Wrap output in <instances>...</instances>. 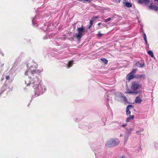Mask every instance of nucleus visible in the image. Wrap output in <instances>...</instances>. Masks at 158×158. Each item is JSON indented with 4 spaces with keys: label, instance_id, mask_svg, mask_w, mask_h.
Listing matches in <instances>:
<instances>
[{
    "label": "nucleus",
    "instance_id": "nucleus-1",
    "mask_svg": "<svg viewBox=\"0 0 158 158\" xmlns=\"http://www.w3.org/2000/svg\"><path fill=\"white\" fill-rule=\"evenodd\" d=\"M41 80L40 78L36 76L33 79L30 77H27L25 81V84L27 86L32 85L34 89L35 96H39L40 94H43L45 91L46 88L44 85L40 83Z\"/></svg>",
    "mask_w": 158,
    "mask_h": 158
},
{
    "label": "nucleus",
    "instance_id": "nucleus-2",
    "mask_svg": "<svg viewBox=\"0 0 158 158\" xmlns=\"http://www.w3.org/2000/svg\"><path fill=\"white\" fill-rule=\"evenodd\" d=\"M118 139L116 138L110 139L107 141L105 145L106 148H111L115 147L119 144Z\"/></svg>",
    "mask_w": 158,
    "mask_h": 158
},
{
    "label": "nucleus",
    "instance_id": "nucleus-3",
    "mask_svg": "<svg viewBox=\"0 0 158 158\" xmlns=\"http://www.w3.org/2000/svg\"><path fill=\"white\" fill-rule=\"evenodd\" d=\"M36 67L35 66H31L30 68L25 72V75L27 76H30L36 73V70L35 69Z\"/></svg>",
    "mask_w": 158,
    "mask_h": 158
},
{
    "label": "nucleus",
    "instance_id": "nucleus-4",
    "mask_svg": "<svg viewBox=\"0 0 158 158\" xmlns=\"http://www.w3.org/2000/svg\"><path fill=\"white\" fill-rule=\"evenodd\" d=\"M78 34H76V37L78 39H80L84 35V28L83 26L81 27L78 28L77 29Z\"/></svg>",
    "mask_w": 158,
    "mask_h": 158
},
{
    "label": "nucleus",
    "instance_id": "nucleus-5",
    "mask_svg": "<svg viewBox=\"0 0 158 158\" xmlns=\"http://www.w3.org/2000/svg\"><path fill=\"white\" fill-rule=\"evenodd\" d=\"M141 88V85L137 81H133L131 83V89L134 91Z\"/></svg>",
    "mask_w": 158,
    "mask_h": 158
},
{
    "label": "nucleus",
    "instance_id": "nucleus-6",
    "mask_svg": "<svg viewBox=\"0 0 158 158\" xmlns=\"http://www.w3.org/2000/svg\"><path fill=\"white\" fill-rule=\"evenodd\" d=\"M132 130V129L130 128L126 131L124 137V141L125 143H126L127 142L129 136L131 134V131Z\"/></svg>",
    "mask_w": 158,
    "mask_h": 158
},
{
    "label": "nucleus",
    "instance_id": "nucleus-7",
    "mask_svg": "<svg viewBox=\"0 0 158 158\" xmlns=\"http://www.w3.org/2000/svg\"><path fill=\"white\" fill-rule=\"evenodd\" d=\"M136 71V69H134L129 73L127 74L126 76L127 79L129 80L132 79L134 78H135V75H134Z\"/></svg>",
    "mask_w": 158,
    "mask_h": 158
},
{
    "label": "nucleus",
    "instance_id": "nucleus-8",
    "mask_svg": "<svg viewBox=\"0 0 158 158\" xmlns=\"http://www.w3.org/2000/svg\"><path fill=\"white\" fill-rule=\"evenodd\" d=\"M145 64L144 61L142 60H140L137 62L135 63L136 66L139 68H143Z\"/></svg>",
    "mask_w": 158,
    "mask_h": 158
},
{
    "label": "nucleus",
    "instance_id": "nucleus-9",
    "mask_svg": "<svg viewBox=\"0 0 158 158\" xmlns=\"http://www.w3.org/2000/svg\"><path fill=\"white\" fill-rule=\"evenodd\" d=\"M123 94L120 92L116 93L115 94V99L117 101H119L120 98Z\"/></svg>",
    "mask_w": 158,
    "mask_h": 158
},
{
    "label": "nucleus",
    "instance_id": "nucleus-10",
    "mask_svg": "<svg viewBox=\"0 0 158 158\" xmlns=\"http://www.w3.org/2000/svg\"><path fill=\"white\" fill-rule=\"evenodd\" d=\"M134 77L139 78L142 80H144L145 79V75L144 74L141 75L136 74L135 75Z\"/></svg>",
    "mask_w": 158,
    "mask_h": 158
},
{
    "label": "nucleus",
    "instance_id": "nucleus-11",
    "mask_svg": "<svg viewBox=\"0 0 158 158\" xmlns=\"http://www.w3.org/2000/svg\"><path fill=\"white\" fill-rule=\"evenodd\" d=\"M138 2L139 4L144 3L146 5H148L150 3V0H138Z\"/></svg>",
    "mask_w": 158,
    "mask_h": 158
},
{
    "label": "nucleus",
    "instance_id": "nucleus-12",
    "mask_svg": "<svg viewBox=\"0 0 158 158\" xmlns=\"http://www.w3.org/2000/svg\"><path fill=\"white\" fill-rule=\"evenodd\" d=\"M150 9L153 10L155 11H157L158 10V7L156 5L152 4V3L148 6Z\"/></svg>",
    "mask_w": 158,
    "mask_h": 158
},
{
    "label": "nucleus",
    "instance_id": "nucleus-13",
    "mask_svg": "<svg viewBox=\"0 0 158 158\" xmlns=\"http://www.w3.org/2000/svg\"><path fill=\"white\" fill-rule=\"evenodd\" d=\"M133 107V106L131 105H129L127 106L126 110V113L127 115H129L130 114L131 112L129 110L131 108L132 109Z\"/></svg>",
    "mask_w": 158,
    "mask_h": 158
},
{
    "label": "nucleus",
    "instance_id": "nucleus-14",
    "mask_svg": "<svg viewBox=\"0 0 158 158\" xmlns=\"http://www.w3.org/2000/svg\"><path fill=\"white\" fill-rule=\"evenodd\" d=\"M123 3L127 7H130L132 6L131 4L130 3L127 2V0H124Z\"/></svg>",
    "mask_w": 158,
    "mask_h": 158
},
{
    "label": "nucleus",
    "instance_id": "nucleus-15",
    "mask_svg": "<svg viewBox=\"0 0 158 158\" xmlns=\"http://www.w3.org/2000/svg\"><path fill=\"white\" fill-rule=\"evenodd\" d=\"M142 101V100L139 96L137 97L135 100V102L136 103L140 104Z\"/></svg>",
    "mask_w": 158,
    "mask_h": 158
},
{
    "label": "nucleus",
    "instance_id": "nucleus-16",
    "mask_svg": "<svg viewBox=\"0 0 158 158\" xmlns=\"http://www.w3.org/2000/svg\"><path fill=\"white\" fill-rule=\"evenodd\" d=\"M120 99L124 103H126L127 102V98L124 95L121 97Z\"/></svg>",
    "mask_w": 158,
    "mask_h": 158
},
{
    "label": "nucleus",
    "instance_id": "nucleus-17",
    "mask_svg": "<svg viewBox=\"0 0 158 158\" xmlns=\"http://www.w3.org/2000/svg\"><path fill=\"white\" fill-rule=\"evenodd\" d=\"M95 154L96 156V158H103L104 157H106V156H105V155H99L97 153V152H95Z\"/></svg>",
    "mask_w": 158,
    "mask_h": 158
},
{
    "label": "nucleus",
    "instance_id": "nucleus-18",
    "mask_svg": "<svg viewBox=\"0 0 158 158\" xmlns=\"http://www.w3.org/2000/svg\"><path fill=\"white\" fill-rule=\"evenodd\" d=\"M143 39L145 41L146 45L148 46V42L147 41L146 35L145 33H143Z\"/></svg>",
    "mask_w": 158,
    "mask_h": 158
},
{
    "label": "nucleus",
    "instance_id": "nucleus-19",
    "mask_svg": "<svg viewBox=\"0 0 158 158\" xmlns=\"http://www.w3.org/2000/svg\"><path fill=\"white\" fill-rule=\"evenodd\" d=\"M134 115H132L131 116H130V117L127 118L126 120V122H129L130 120L131 119H132L134 118Z\"/></svg>",
    "mask_w": 158,
    "mask_h": 158
},
{
    "label": "nucleus",
    "instance_id": "nucleus-20",
    "mask_svg": "<svg viewBox=\"0 0 158 158\" xmlns=\"http://www.w3.org/2000/svg\"><path fill=\"white\" fill-rule=\"evenodd\" d=\"M148 53L152 58L154 57L153 52L149 50L148 52Z\"/></svg>",
    "mask_w": 158,
    "mask_h": 158
},
{
    "label": "nucleus",
    "instance_id": "nucleus-21",
    "mask_svg": "<svg viewBox=\"0 0 158 158\" xmlns=\"http://www.w3.org/2000/svg\"><path fill=\"white\" fill-rule=\"evenodd\" d=\"M73 64V61H70L68 62V64L67 65V66L68 68H70L71 67Z\"/></svg>",
    "mask_w": 158,
    "mask_h": 158
},
{
    "label": "nucleus",
    "instance_id": "nucleus-22",
    "mask_svg": "<svg viewBox=\"0 0 158 158\" xmlns=\"http://www.w3.org/2000/svg\"><path fill=\"white\" fill-rule=\"evenodd\" d=\"M126 93L128 94H133L135 93V92L134 91H132V90L128 89L127 90Z\"/></svg>",
    "mask_w": 158,
    "mask_h": 158
},
{
    "label": "nucleus",
    "instance_id": "nucleus-23",
    "mask_svg": "<svg viewBox=\"0 0 158 158\" xmlns=\"http://www.w3.org/2000/svg\"><path fill=\"white\" fill-rule=\"evenodd\" d=\"M154 146L155 148L156 149H158V142H154Z\"/></svg>",
    "mask_w": 158,
    "mask_h": 158
},
{
    "label": "nucleus",
    "instance_id": "nucleus-24",
    "mask_svg": "<svg viewBox=\"0 0 158 158\" xmlns=\"http://www.w3.org/2000/svg\"><path fill=\"white\" fill-rule=\"evenodd\" d=\"M101 60L103 61V62L105 64H106L108 63V60H106L105 58H102L101 59Z\"/></svg>",
    "mask_w": 158,
    "mask_h": 158
},
{
    "label": "nucleus",
    "instance_id": "nucleus-25",
    "mask_svg": "<svg viewBox=\"0 0 158 158\" xmlns=\"http://www.w3.org/2000/svg\"><path fill=\"white\" fill-rule=\"evenodd\" d=\"M77 1L80 2H81L83 3H85L86 1L88 2H90L92 1V0H77Z\"/></svg>",
    "mask_w": 158,
    "mask_h": 158
},
{
    "label": "nucleus",
    "instance_id": "nucleus-26",
    "mask_svg": "<svg viewBox=\"0 0 158 158\" xmlns=\"http://www.w3.org/2000/svg\"><path fill=\"white\" fill-rule=\"evenodd\" d=\"M143 130H144L143 129L140 128L139 130L136 131V133L139 134V133L141 132H143Z\"/></svg>",
    "mask_w": 158,
    "mask_h": 158
},
{
    "label": "nucleus",
    "instance_id": "nucleus-27",
    "mask_svg": "<svg viewBox=\"0 0 158 158\" xmlns=\"http://www.w3.org/2000/svg\"><path fill=\"white\" fill-rule=\"evenodd\" d=\"M93 20L92 19L90 20V22H89L90 25L89 26V27H88L89 29H90L91 28L92 26V25L93 23Z\"/></svg>",
    "mask_w": 158,
    "mask_h": 158
},
{
    "label": "nucleus",
    "instance_id": "nucleus-28",
    "mask_svg": "<svg viewBox=\"0 0 158 158\" xmlns=\"http://www.w3.org/2000/svg\"><path fill=\"white\" fill-rule=\"evenodd\" d=\"M36 19V17H35L32 20V23L34 25H35V24H36V23H35V20Z\"/></svg>",
    "mask_w": 158,
    "mask_h": 158
},
{
    "label": "nucleus",
    "instance_id": "nucleus-29",
    "mask_svg": "<svg viewBox=\"0 0 158 158\" xmlns=\"http://www.w3.org/2000/svg\"><path fill=\"white\" fill-rule=\"evenodd\" d=\"M111 20V18H108L107 19H105L104 20L105 22H107L109 21H110Z\"/></svg>",
    "mask_w": 158,
    "mask_h": 158
},
{
    "label": "nucleus",
    "instance_id": "nucleus-30",
    "mask_svg": "<svg viewBox=\"0 0 158 158\" xmlns=\"http://www.w3.org/2000/svg\"><path fill=\"white\" fill-rule=\"evenodd\" d=\"M99 16H94L92 18V19L94 20L95 19L99 18Z\"/></svg>",
    "mask_w": 158,
    "mask_h": 158
},
{
    "label": "nucleus",
    "instance_id": "nucleus-31",
    "mask_svg": "<svg viewBox=\"0 0 158 158\" xmlns=\"http://www.w3.org/2000/svg\"><path fill=\"white\" fill-rule=\"evenodd\" d=\"M9 78H10V77L9 76H6V80H9Z\"/></svg>",
    "mask_w": 158,
    "mask_h": 158
},
{
    "label": "nucleus",
    "instance_id": "nucleus-32",
    "mask_svg": "<svg viewBox=\"0 0 158 158\" xmlns=\"http://www.w3.org/2000/svg\"><path fill=\"white\" fill-rule=\"evenodd\" d=\"M102 34L100 33V32H99L98 34V37H100L102 36Z\"/></svg>",
    "mask_w": 158,
    "mask_h": 158
},
{
    "label": "nucleus",
    "instance_id": "nucleus-33",
    "mask_svg": "<svg viewBox=\"0 0 158 158\" xmlns=\"http://www.w3.org/2000/svg\"><path fill=\"white\" fill-rule=\"evenodd\" d=\"M127 125V124H124L122 125V127H125Z\"/></svg>",
    "mask_w": 158,
    "mask_h": 158
},
{
    "label": "nucleus",
    "instance_id": "nucleus-34",
    "mask_svg": "<svg viewBox=\"0 0 158 158\" xmlns=\"http://www.w3.org/2000/svg\"><path fill=\"white\" fill-rule=\"evenodd\" d=\"M46 25H47L48 27H49L50 26L49 23H47Z\"/></svg>",
    "mask_w": 158,
    "mask_h": 158
},
{
    "label": "nucleus",
    "instance_id": "nucleus-35",
    "mask_svg": "<svg viewBox=\"0 0 158 158\" xmlns=\"http://www.w3.org/2000/svg\"><path fill=\"white\" fill-rule=\"evenodd\" d=\"M156 3L158 2V0H154Z\"/></svg>",
    "mask_w": 158,
    "mask_h": 158
},
{
    "label": "nucleus",
    "instance_id": "nucleus-36",
    "mask_svg": "<svg viewBox=\"0 0 158 158\" xmlns=\"http://www.w3.org/2000/svg\"><path fill=\"white\" fill-rule=\"evenodd\" d=\"M116 1L118 2H120V0H115Z\"/></svg>",
    "mask_w": 158,
    "mask_h": 158
},
{
    "label": "nucleus",
    "instance_id": "nucleus-37",
    "mask_svg": "<svg viewBox=\"0 0 158 158\" xmlns=\"http://www.w3.org/2000/svg\"><path fill=\"white\" fill-rule=\"evenodd\" d=\"M119 158H125V157L124 156H122L119 157Z\"/></svg>",
    "mask_w": 158,
    "mask_h": 158
},
{
    "label": "nucleus",
    "instance_id": "nucleus-38",
    "mask_svg": "<svg viewBox=\"0 0 158 158\" xmlns=\"http://www.w3.org/2000/svg\"><path fill=\"white\" fill-rule=\"evenodd\" d=\"M101 23H98V26H100L101 24Z\"/></svg>",
    "mask_w": 158,
    "mask_h": 158
},
{
    "label": "nucleus",
    "instance_id": "nucleus-39",
    "mask_svg": "<svg viewBox=\"0 0 158 158\" xmlns=\"http://www.w3.org/2000/svg\"><path fill=\"white\" fill-rule=\"evenodd\" d=\"M48 37H47L46 38H45V37H44V39H47V38H50V37H49V36H48Z\"/></svg>",
    "mask_w": 158,
    "mask_h": 158
},
{
    "label": "nucleus",
    "instance_id": "nucleus-40",
    "mask_svg": "<svg viewBox=\"0 0 158 158\" xmlns=\"http://www.w3.org/2000/svg\"><path fill=\"white\" fill-rule=\"evenodd\" d=\"M49 30V29L48 28L47 29H46V30H45V31H48Z\"/></svg>",
    "mask_w": 158,
    "mask_h": 158
},
{
    "label": "nucleus",
    "instance_id": "nucleus-41",
    "mask_svg": "<svg viewBox=\"0 0 158 158\" xmlns=\"http://www.w3.org/2000/svg\"><path fill=\"white\" fill-rule=\"evenodd\" d=\"M40 72H41V70L39 71L38 70V72L40 73Z\"/></svg>",
    "mask_w": 158,
    "mask_h": 158
},
{
    "label": "nucleus",
    "instance_id": "nucleus-42",
    "mask_svg": "<svg viewBox=\"0 0 158 158\" xmlns=\"http://www.w3.org/2000/svg\"><path fill=\"white\" fill-rule=\"evenodd\" d=\"M123 135H122V134H121L120 135V136L121 137Z\"/></svg>",
    "mask_w": 158,
    "mask_h": 158
},
{
    "label": "nucleus",
    "instance_id": "nucleus-43",
    "mask_svg": "<svg viewBox=\"0 0 158 158\" xmlns=\"http://www.w3.org/2000/svg\"><path fill=\"white\" fill-rule=\"evenodd\" d=\"M35 26H37V25H36Z\"/></svg>",
    "mask_w": 158,
    "mask_h": 158
},
{
    "label": "nucleus",
    "instance_id": "nucleus-44",
    "mask_svg": "<svg viewBox=\"0 0 158 158\" xmlns=\"http://www.w3.org/2000/svg\"><path fill=\"white\" fill-rule=\"evenodd\" d=\"M3 80V79H2V81Z\"/></svg>",
    "mask_w": 158,
    "mask_h": 158
},
{
    "label": "nucleus",
    "instance_id": "nucleus-45",
    "mask_svg": "<svg viewBox=\"0 0 158 158\" xmlns=\"http://www.w3.org/2000/svg\"><path fill=\"white\" fill-rule=\"evenodd\" d=\"M1 94V93H0V95Z\"/></svg>",
    "mask_w": 158,
    "mask_h": 158
}]
</instances>
